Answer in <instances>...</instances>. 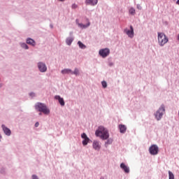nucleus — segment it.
I'll return each instance as SVG.
<instances>
[{"label": "nucleus", "instance_id": "nucleus-1", "mask_svg": "<svg viewBox=\"0 0 179 179\" xmlns=\"http://www.w3.org/2000/svg\"><path fill=\"white\" fill-rule=\"evenodd\" d=\"M95 136L101 138L102 141H107L110 138V133H108V131L104 127L99 126L95 131Z\"/></svg>", "mask_w": 179, "mask_h": 179}, {"label": "nucleus", "instance_id": "nucleus-2", "mask_svg": "<svg viewBox=\"0 0 179 179\" xmlns=\"http://www.w3.org/2000/svg\"><path fill=\"white\" fill-rule=\"evenodd\" d=\"M166 111V106L164 104H162L157 112L154 114L157 121H160L163 118L164 112Z\"/></svg>", "mask_w": 179, "mask_h": 179}, {"label": "nucleus", "instance_id": "nucleus-3", "mask_svg": "<svg viewBox=\"0 0 179 179\" xmlns=\"http://www.w3.org/2000/svg\"><path fill=\"white\" fill-rule=\"evenodd\" d=\"M158 43L161 47H164V44L169 43V38L163 32H158Z\"/></svg>", "mask_w": 179, "mask_h": 179}, {"label": "nucleus", "instance_id": "nucleus-4", "mask_svg": "<svg viewBox=\"0 0 179 179\" xmlns=\"http://www.w3.org/2000/svg\"><path fill=\"white\" fill-rule=\"evenodd\" d=\"M34 108L36 111H38L39 115H41V113L45 114V104L37 102L34 106Z\"/></svg>", "mask_w": 179, "mask_h": 179}, {"label": "nucleus", "instance_id": "nucleus-5", "mask_svg": "<svg viewBox=\"0 0 179 179\" xmlns=\"http://www.w3.org/2000/svg\"><path fill=\"white\" fill-rule=\"evenodd\" d=\"M150 155L152 156H156L159 153V147L156 144L152 145L149 148Z\"/></svg>", "mask_w": 179, "mask_h": 179}, {"label": "nucleus", "instance_id": "nucleus-6", "mask_svg": "<svg viewBox=\"0 0 179 179\" xmlns=\"http://www.w3.org/2000/svg\"><path fill=\"white\" fill-rule=\"evenodd\" d=\"M99 54L102 58H107L110 55V49L108 48L101 49Z\"/></svg>", "mask_w": 179, "mask_h": 179}, {"label": "nucleus", "instance_id": "nucleus-7", "mask_svg": "<svg viewBox=\"0 0 179 179\" xmlns=\"http://www.w3.org/2000/svg\"><path fill=\"white\" fill-rule=\"evenodd\" d=\"M81 138L83 139L82 141L83 146H87V143H92V142H93L89 137H87L86 133H83L81 134Z\"/></svg>", "mask_w": 179, "mask_h": 179}, {"label": "nucleus", "instance_id": "nucleus-8", "mask_svg": "<svg viewBox=\"0 0 179 179\" xmlns=\"http://www.w3.org/2000/svg\"><path fill=\"white\" fill-rule=\"evenodd\" d=\"M124 33H126V34L130 38H134V36L135 34V32L134 31V27L132 25L130 26V29H125L124 30Z\"/></svg>", "mask_w": 179, "mask_h": 179}, {"label": "nucleus", "instance_id": "nucleus-9", "mask_svg": "<svg viewBox=\"0 0 179 179\" xmlns=\"http://www.w3.org/2000/svg\"><path fill=\"white\" fill-rule=\"evenodd\" d=\"M1 128L4 134L6 135V136H10V135H12V131L10 130V129L6 127V125L1 124Z\"/></svg>", "mask_w": 179, "mask_h": 179}, {"label": "nucleus", "instance_id": "nucleus-10", "mask_svg": "<svg viewBox=\"0 0 179 179\" xmlns=\"http://www.w3.org/2000/svg\"><path fill=\"white\" fill-rule=\"evenodd\" d=\"M120 169H122V170H123V171L126 173V174H129L130 170H129V166H127L125 164V163L122 162L120 164Z\"/></svg>", "mask_w": 179, "mask_h": 179}, {"label": "nucleus", "instance_id": "nucleus-11", "mask_svg": "<svg viewBox=\"0 0 179 179\" xmlns=\"http://www.w3.org/2000/svg\"><path fill=\"white\" fill-rule=\"evenodd\" d=\"M55 99L58 101V102L59 103L60 106H62V107H64V106H65V101L64 100V98L61 97V96L59 95L55 96Z\"/></svg>", "mask_w": 179, "mask_h": 179}, {"label": "nucleus", "instance_id": "nucleus-12", "mask_svg": "<svg viewBox=\"0 0 179 179\" xmlns=\"http://www.w3.org/2000/svg\"><path fill=\"white\" fill-rule=\"evenodd\" d=\"M99 3V0H85V5H90L91 6H96Z\"/></svg>", "mask_w": 179, "mask_h": 179}, {"label": "nucleus", "instance_id": "nucleus-13", "mask_svg": "<svg viewBox=\"0 0 179 179\" xmlns=\"http://www.w3.org/2000/svg\"><path fill=\"white\" fill-rule=\"evenodd\" d=\"M92 147L94 150H100L101 149V145H100V143L98 141L94 140L92 143Z\"/></svg>", "mask_w": 179, "mask_h": 179}, {"label": "nucleus", "instance_id": "nucleus-14", "mask_svg": "<svg viewBox=\"0 0 179 179\" xmlns=\"http://www.w3.org/2000/svg\"><path fill=\"white\" fill-rule=\"evenodd\" d=\"M38 68L40 72H45V64H44L43 62H39L38 63Z\"/></svg>", "mask_w": 179, "mask_h": 179}, {"label": "nucleus", "instance_id": "nucleus-15", "mask_svg": "<svg viewBox=\"0 0 179 179\" xmlns=\"http://www.w3.org/2000/svg\"><path fill=\"white\" fill-rule=\"evenodd\" d=\"M26 43L29 44V45H31V47H36V41L31 38H27Z\"/></svg>", "mask_w": 179, "mask_h": 179}, {"label": "nucleus", "instance_id": "nucleus-16", "mask_svg": "<svg viewBox=\"0 0 179 179\" xmlns=\"http://www.w3.org/2000/svg\"><path fill=\"white\" fill-rule=\"evenodd\" d=\"M118 128L120 134H125L127 132V126L125 124H119Z\"/></svg>", "mask_w": 179, "mask_h": 179}, {"label": "nucleus", "instance_id": "nucleus-17", "mask_svg": "<svg viewBox=\"0 0 179 179\" xmlns=\"http://www.w3.org/2000/svg\"><path fill=\"white\" fill-rule=\"evenodd\" d=\"M78 27H80V29H87L89 26H90V22L87 23L86 24L83 23H78V20H76Z\"/></svg>", "mask_w": 179, "mask_h": 179}, {"label": "nucleus", "instance_id": "nucleus-18", "mask_svg": "<svg viewBox=\"0 0 179 179\" xmlns=\"http://www.w3.org/2000/svg\"><path fill=\"white\" fill-rule=\"evenodd\" d=\"M73 43V37H68L66 39V43L67 45H71Z\"/></svg>", "mask_w": 179, "mask_h": 179}, {"label": "nucleus", "instance_id": "nucleus-19", "mask_svg": "<svg viewBox=\"0 0 179 179\" xmlns=\"http://www.w3.org/2000/svg\"><path fill=\"white\" fill-rule=\"evenodd\" d=\"M111 143H113V138L109 137L105 142V148H108V145H111Z\"/></svg>", "mask_w": 179, "mask_h": 179}, {"label": "nucleus", "instance_id": "nucleus-20", "mask_svg": "<svg viewBox=\"0 0 179 179\" xmlns=\"http://www.w3.org/2000/svg\"><path fill=\"white\" fill-rule=\"evenodd\" d=\"M72 72V70L71 69H64L63 70H62L61 73L63 74V75H66L68 73H71Z\"/></svg>", "mask_w": 179, "mask_h": 179}, {"label": "nucleus", "instance_id": "nucleus-21", "mask_svg": "<svg viewBox=\"0 0 179 179\" xmlns=\"http://www.w3.org/2000/svg\"><path fill=\"white\" fill-rule=\"evenodd\" d=\"M20 47L22 48H24V50H29V45H27V43H24V42L22 43V42H20Z\"/></svg>", "mask_w": 179, "mask_h": 179}, {"label": "nucleus", "instance_id": "nucleus-22", "mask_svg": "<svg viewBox=\"0 0 179 179\" xmlns=\"http://www.w3.org/2000/svg\"><path fill=\"white\" fill-rule=\"evenodd\" d=\"M78 45L79 47V48H81V50H85L86 49V45H85L83 43H82V41H79L78 42Z\"/></svg>", "mask_w": 179, "mask_h": 179}, {"label": "nucleus", "instance_id": "nucleus-23", "mask_svg": "<svg viewBox=\"0 0 179 179\" xmlns=\"http://www.w3.org/2000/svg\"><path fill=\"white\" fill-rule=\"evenodd\" d=\"M129 15H131V16H135L136 10L134 7H131L129 10Z\"/></svg>", "mask_w": 179, "mask_h": 179}, {"label": "nucleus", "instance_id": "nucleus-24", "mask_svg": "<svg viewBox=\"0 0 179 179\" xmlns=\"http://www.w3.org/2000/svg\"><path fill=\"white\" fill-rule=\"evenodd\" d=\"M71 75H76V76H78V75H79V69L76 68L73 71L71 70Z\"/></svg>", "mask_w": 179, "mask_h": 179}, {"label": "nucleus", "instance_id": "nucleus-25", "mask_svg": "<svg viewBox=\"0 0 179 179\" xmlns=\"http://www.w3.org/2000/svg\"><path fill=\"white\" fill-rule=\"evenodd\" d=\"M29 97H31V99H34V97H37V95L34 92H30L29 94Z\"/></svg>", "mask_w": 179, "mask_h": 179}, {"label": "nucleus", "instance_id": "nucleus-26", "mask_svg": "<svg viewBox=\"0 0 179 179\" xmlns=\"http://www.w3.org/2000/svg\"><path fill=\"white\" fill-rule=\"evenodd\" d=\"M169 179H174V173L169 171Z\"/></svg>", "mask_w": 179, "mask_h": 179}, {"label": "nucleus", "instance_id": "nucleus-27", "mask_svg": "<svg viewBox=\"0 0 179 179\" xmlns=\"http://www.w3.org/2000/svg\"><path fill=\"white\" fill-rule=\"evenodd\" d=\"M101 85L103 89H106L107 87V82L106 80H103L101 82Z\"/></svg>", "mask_w": 179, "mask_h": 179}, {"label": "nucleus", "instance_id": "nucleus-28", "mask_svg": "<svg viewBox=\"0 0 179 179\" xmlns=\"http://www.w3.org/2000/svg\"><path fill=\"white\" fill-rule=\"evenodd\" d=\"M0 173H1V174H6V171L5 168H1L0 170Z\"/></svg>", "mask_w": 179, "mask_h": 179}, {"label": "nucleus", "instance_id": "nucleus-29", "mask_svg": "<svg viewBox=\"0 0 179 179\" xmlns=\"http://www.w3.org/2000/svg\"><path fill=\"white\" fill-rule=\"evenodd\" d=\"M31 179H40L38 178V176L36 174H34L31 176Z\"/></svg>", "mask_w": 179, "mask_h": 179}, {"label": "nucleus", "instance_id": "nucleus-30", "mask_svg": "<svg viewBox=\"0 0 179 179\" xmlns=\"http://www.w3.org/2000/svg\"><path fill=\"white\" fill-rule=\"evenodd\" d=\"M136 8L138 10H142V6H141V4H137Z\"/></svg>", "mask_w": 179, "mask_h": 179}, {"label": "nucleus", "instance_id": "nucleus-31", "mask_svg": "<svg viewBox=\"0 0 179 179\" xmlns=\"http://www.w3.org/2000/svg\"><path fill=\"white\" fill-rule=\"evenodd\" d=\"M50 114V109L48 108H45V115H48Z\"/></svg>", "mask_w": 179, "mask_h": 179}, {"label": "nucleus", "instance_id": "nucleus-32", "mask_svg": "<svg viewBox=\"0 0 179 179\" xmlns=\"http://www.w3.org/2000/svg\"><path fill=\"white\" fill-rule=\"evenodd\" d=\"M71 8H72V9H76V8H78V5L73 3V4H72Z\"/></svg>", "mask_w": 179, "mask_h": 179}, {"label": "nucleus", "instance_id": "nucleus-33", "mask_svg": "<svg viewBox=\"0 0 179 179\" xmlns=\"http://www.w3.org/2000/svg\"><path fill=\"white\" fill-rule=\"evenodd\" d=\"M108 66H114V63H113L112 62H110L108 63Z\"/></svg>", "mask_w": 179, "mask_h": 179}, {"label": "nucleus", "instance_id": "nucleus-34", "mask_svg": "<svg viewBox=\"0 0 179 179\" xmlns=\"http://www.w3.org/2000/svg\"><path fill=\"white\" fill-rule=\"evenodd\" d=\"M38 125H40V123H39L38 122H36L35 123V124H34V127H35L36 128H37V127H38Z\"/></svg>", "mask_w": 179, "mask_h": 179}, {"label": "nucleus", "instance_id": "nucleus-35", "mask_svg": "<svg viewBox=\"0 0 179 179\" xmlns=\"http://www.w3.org/2000/svg\"><path fill=\"white\" fill-rule=\"evenodd\" d=\"M50 29H53L54 28V25H52V24H50Z\"/></svg>", "mask_w": 179, "mask_h": 179}, {"label": "nucleus", "instance_id": "nucleus-36", "mask_svg": "<svg viewBox=\"0 0 179 179\" xmlns=\"http://www.w3.org/2000/svg\"><path fill=\"white\" fill-rule=\"evenodd\" d=\"M69 34L70 36H73V31H70Z\"/></svg>", "mask_w": 179, "mask_h": 179}, {"label": "nucleus", "instance_id": "nucleus-37", "mask_svg": "<svg viewBox=\"0 0 179 179\" xmlns=\"http://www.w3.org/2000/svg\"><path fill=\"white\" fill-rule=\"evenodd\" d=\"M59 2H65V0H58Z\"/></svg>", "mask_w": 179, "mask_h": 179}, {"label": "nucleus", "instance_id": "nucleus-38", "mask_svg": "<svg viewBox=\"0 0 179 179\" xmlns=\"http://www.w3.org/2000/svg\"><path fill=\"white\" fill-rule=\"evenodd\" d=\"M2 140V135L0 134V142Z\"/></svg>", "mask_w": 179, "mask_h": 179}, {"label": "nucleus", "instance_id": "nucleus-39", "mask_svg": "<svg viewBox=\"0 0 179 179\" xmlns=\"http://www.w3.org/2000/svg\"><path fill=\"white\" fill-rule=\"evenodd\" d=\"M2 86H3V84L0 83V89H1V87H2Z\"/></svg>", "mask_w": 179, "mask_h": 179}, {"label": "nucleus", "instance_id": "nucleus-40", "mask_svg": "<svg viewBox=\"0 0 179 179\" xmlns=\"http://www.w3.org/2000/svg\"><path fill=\"white\" fill-rule=\"evenodd\" d=\"M178 40L179 41V34H178Z\"/></svg>", "mask_w": 179, "mask_h": 179}, {"label": "nucleus", "instance_id": "nucleus-41", "mask_svg": "<svg viewBox=\"0 0 179 179\" xmlns=\"http://www.w3.org/2000/svg\"><path fill=\"white\" fill-rule=\"evenodd\" d=\"M100 179H104V178H103V176H101V177L100 178Z\"/></svg>", "mask_w": 179, "mask_h": 179}, {"label": "nucleus", "instance_id": "nucleus-42", "mask_svg": "<svg viewBox=\"0 0 179 179\" xmlns=\"http://www.w3.org/2000/svg\"><path fill=\"white\" fill-rule=\"evenodd\" d=\"M45 71H47V67H45Z\"/></svg>", "mask_w": 179, "mask_h": 179}, {"label": "nucleus", "instance_id": "nucleus-43", "mask_svg": "<svg viewBox=\"0 0 179 179\" xmlns=\"http://www.w3.org/2000/svg\"><path fill=\"white\" fill-rule=\"evenodd\" d=\"M173 1H176V0H173Z\"/></svg>", "mask_w": 179, "mask_h": 179}]
</instances>
